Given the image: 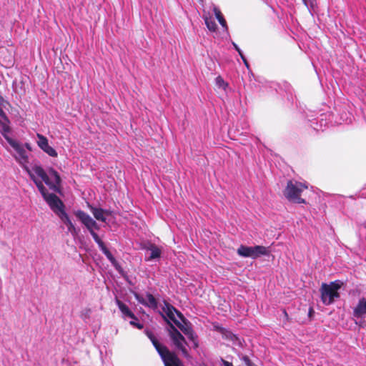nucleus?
<instances>
[{
  "label": "nucleus",
  "mask_w": 366,
  "mask_h": 366,
  "mask_svg": "<svg viewBox=\"0 0 366 366\" xmlns=\"http://www.w3.org/2000/svg\"><path fill=\"white\" fill-rule=\"evenodd\" d=\"M49 174L54 178V182L51 181L47 173L40 165L36 164L32 167V169H27L28 174L36 184L44 199L46 198L49 193H48L47 189L44 186L42 182H44V183L49 186L51 189L59 192L61 181L59 173L56 170L51 168L49 170Z\"/></svg>",
  "instance_id": "1"
},
{
  "label": "nucleus",
  "mask_w": 366,
  "mask_h": 366,
  "mask_svg": "<svg viewBox=\"0 0 366 366\" xmlns=\"http://www.w3.org/2000/svg\"><path fill=\"white\" fill-rule=\"evenodd\" d=\"M49 174L54 178V182L51 181L47 173L40 165L36 164L32 167V169H27L28 174L36 184L44 199L46 198L49 193H48L47 189L44 186L42 182H44V183L49 186L51 189L59 192L61 181L59 173L56 170L51 168L49 170Z\"/></svg>",
  "instance_id": "2"
},
{
  "label": "nucleus",
  "mask_w": 366,
  "mask_h": 366,
  "mask_svg": "<svg viewBox=\"0 0 366 366\" xmlns=\"http://www.w3.org/2000/svg\"><path fill=\"white\" fill-rule=\"evenodd\" d=\"M145 334L152 342L164 366H184L176 352L170 351L167 346L161 344L152 331L146 330Z\"/></svg>",
  "instance_id": "3"
},
{
  "label": "nucleus",
  "mask_w": 366,
  "mask_h": 366,
  "mask_svg": "<svg viewBox=\"0 0 366 366\" xmlns=\"http://www.w3.org/2000/svg\"><path fill=\"white\" fill-rule=\"evenodd\" d=\"M308 188L305 183L296 180H290L283 191L285 198L294 204H306L304 198H302V193Z\"/></svg>",
  "instance_id": "4"
},
{
  "label": "nucleus",
  "mask_w": 366,
  "mask_h": 366,
  "mask_svg": "<svg viewBox=\"0 0 366 366\" xmlns=\"http://www.w3.org/2000/svg\"><path fill=\"white\" fill-rule=\"evenodd\" d=\"M342 285L343 283L339 280L331 282L329 284L322 283L320 289L322 303L325 305H330L336 299L340 298V295L338 290Z\"/></svg>",
  "instance_id": "5"
},
{
  "label": "nucleus",
  "mask_w": 366,
  "mask_h": 366,
  "mask_svg": "<svg viewBox=\"0 0 366 366\" xmlns=\"http://www.w3.org/2000/svg\"><path fill=\"white\" fill-rule=\"evenodd\" d=\"M162 317L167 322L169 325L168 332L169 337L174 345L175 348L182 352L184 357H189V354L187 350L185 345H187L184 337L180 333V332L174 326V325L162 314Z\"/></svg>",
  "instance_id": "6"
},
{
  "label": "nucleus",
  "mask_w": 366,
  "mask_h": 366,
  "mask_svg": "<svg viewBox=\"0 0 366 366\" xmlns=\"http://www.w3.org/2000/svg\"><path fill=\"white\" fill-rule=\"evenodd\" d=\"M237 254L241 257L256 259L261 255L269 254V250L267 247L260 245L254 247H247L244 245H241L237 249Z\"/></svg>",
  "instance_id": "7"
},
{
  "label": "nucleus",
  "mask_w": 366,
  "mask_h": 366,
  "mask_svg": "<svg viewBox=\"0 0 366 366\" xmlns=\"http://www.w3.org/2000/svg\"><path fill=\"white\" fill-rule=\"evenodd\" d=\"M9 144L15 149L17 152V155L15 156L16 160L22 166L24 170L27 172V169H30L27 166L29 163V157L24 147L15 140H10Z\"/></svg>",
  "instance_id": "8"
},
{
  "label": "nucleus",
  "mask_w": 366,
  "mask_h": 366,
  "mask_svg": "<svg viewBox=\"0 0 366 366\" xmlns=\"http://www.w3.org/2000/svg\"><path fill=\"white\" fill-rule=\"evenodd\" d=\"M51 209L56 214L65 207L63 202L54 193H51L44 198Z\"/></svg>",
  "instance_id": "9"
},
{
  "label": "nucleus",
  "mask_w": 366,
  "mask_h": 366,
  "mask_svg": "<svg viewBox=\"0 0 366 366\" xmlns=\"http://www.w3.org/2000/svg\"><path fill=\"white\" fill-rule=\"evenodd\" d=\"M74 214L75 216L85 225L89 231H90V229H99L97 222L84 211L78 210Z\"/></svg>",
  "instance_id": "10"
},
{
  "label": "nucleus",
  "mask_w": 366,
  "mask_h": 366,
  "mask_svg": "<svg viewBox=\"0 0 366 366\" xmlns=\"http://www.w3.org/2000/svg\"><path fill=\"white\" fill-rule=\"evenodd\" d=\"M38 137V146L48 155L52 157H57V152L56 150L49 145L48 139L44 135L37 134Z\"/></svg>",
  "instance_id": "11"
},
{
  "label": "nucleus",
  "mask_w": 366,
  "mask_h": 366,
  "mask_svg": "<svg viewBox=\"0 0 366 366\" xmlns=\"http://www.w3.org/2000/svg\"><path fill=\"white\" fill-rule=\"evenodd\" d=\"M366 315V299L361 298L357 306L353 310V316L357 318L362 317Z\"/></svg>",
  "instance_id": "12"
},
{
  "label": "nucleus",
  "mask_w": 366,
  "mask_h": 366,
  "mask_svg": "<svg viewBox=\"0 0 366 366\" xmlns=\"http://www.w3.org/2000/svg\"><path fill=\"white\" fill-rule=\"evenodd\" d=\"M116 302L124 317H129L132 320H137L136 315L132 312V310L126 304L119 300H117Z\"/></svg>",
  "instance_id": "13"
},
{
  "label": "nucleus",
  "mask_w": 366,
  "mask_h": 366,
  "mask_svg": "<svg viewBox=\"0 0 366 366\" xmlns=\"http://www.w3.org/2000/svg\"><path fill=\"white\" fill-rule=\"evenodd\" d=\"M163 311L166 313L167 317H169L170 320H172L174 324L178 320L175 318V311L176 308L170 305L169 303L165 302L164 307H163Z\"/></svg>",
  "instance_id": "14"
},
{
  "label": "nucleus",
  "mask_w": 366,
  "mask_h": 366,
  "mask_svg": "<svg viewBox=\"0 0 366 366\" xmlns=\"http://www.w3.org/2000/svg\"><path fill=\"white\" fill-rule=\"evenodd\" d=\"M203 19L204 20V23L207 26V28L209 29V31H211V32L217 31V25L212 16H210L209 14H204Z\"/></svg>",
  "instance_id": "15"
},
{
  "label": "nucleus",
  "mask_w": 366,
  "mask_h": 366,
  "mask_svg": "<svg viewBox=\"0 0 366 366\" xmlns=\"http://www.w3.org/2000/svg\"><path fill=\"white\" fill-rule=\"evenodd\" d=\"M10 121L9 122L4 121L2 124L0 125V132L2 136L6 139V140L9 144L10 140H14L11 139L8 134L11 132V128L9 127Z\"/></svg>",
  "instance_id": "16"
},
{
  "label": "nucleus",
  "mask_w": 366,
  "mask_h": 366,
  "mask_svg": "<svg viewBox=\"0 0 366 366\" xmlns=\"http://www.w3.org/2000/svg\"><path fill=\"white\" fill-rule=\"evenodd\" d=\"M175 325L181 330V331L184 334L187 335L189 332H191V331L193 330L192 327V324L187 320H184L183 322H180L179 320L176 322Z\"/></svg>",
  "instance_id": "17"
},
{
  "label": "nucleus",
  "mask_w": 366,
  "mask_h": 366,
  "mask_svg": "<svg viewBox=\"0 0 366 366\" xmlns=\"http://www.w3.org/2000/svg\"><path fill=\"white\" fill-rule=\"evenodd\" d=\"M91 211L92 212L94 217L97 220L102 221L103 222H104L106 221L104 214H109L108 211H105L101 208L92 207Z\"/></svg>",
  "instance_id": "18"
},
{
  "label": "nucleus",
  "mask_w": 366,
  "mask_h": 366,
  "mask_svg": "<svg viewBox=\"0 0 366 366\" xmlns=\"http://www.w3.org/2000/svg\"><path fill=\"white\" fill-rule=\"evenodd\" d=\"M213 11L220 25L225 29H227V21L224 18L221 11L217 7L214 6L213 9Z\"/></svg>",
  "instance_id": "19"
},
{
  "label": "nucleus",
  "mask_w": 366,
  "mask_h": 366,
  "mask_svg": "<svg viewBox=\"0 0 366 366\" xmlns=\"http://www.w3.org/2000/svg\"><path fill=\"white\" fill-rule=\"evenodd\" d=\"M102 252L105 254V256L109 260V262L112 264V265L114 266L116 268H117V267L119 266V264H118L117 261L116 260V259L112 255V254L108 249V248L106 247Z\"/></svg>",
  "instance_id": "20"
},
{
  "label": "nucleus",
  "mask_w": 366,
  "mask_h": 366,
  "mask_svg": "<svg viewBox=\"0 0 366 366\" xmlns=\"http://www.w3.org/2000/svg\"><path fill=\"white\" fill-rule=\"evenodd\" d=\"M147 306L152 308L157 307V301L155 297L150 293L147 294Z\"/></svg>",
  "instance_id": "21"
},
{
  "label": "nucleus",
  "mask_w": 366,
  "mask_h": 366,
  "mask_svg": "<svg viewBox=\"0 0 366 366\" xmlns=\"http://www.w3.org/2000/svg\"><path fill=\"white\" fill-rule=\"evenodd\" d=\"M151 253L149 256V259H156L160 257L161 250L156 246H152L151 247Z\"/></svg>",
  "instance_id": "22"
},
{
  "label": "nucleus",
  "mask_w": 366,
  "mask_h": 366,
  "mask_svg": "<svg viewBox=\"0 0 366 366\" xmlns=\"http://www.w3.org/2000/svg\"><path fill=\"white\" fill-rule=\"evenodd\" d=\"M59 218L64 222V223L67 225L69 222H71L68 214L66 213L64 209L59 212V213L56 214Z\"/></svg>",
  "instance_id": "23"
},
{
  "label": "nucleus",
  "mask_w": 366,
  "mask_h": 366,
  "mask_svg": "<svg viewBox=\"0 0 366 366\" xmlns=\"http://www.w3.org/2000/svg\"><path fill=\"white\" fill-rule=\"evenodd\" d=\"M232 44H233V46H234V49H236V51H237L238 52V54H239V56H241V58H242V61H243L244 64H245V66H246L247 67H249V63H248V61H247V60L246 57L243 55L242 51L240 50V49L239 48V46H237L234 42H233V43H232Z\"/></svg>",
  "instance_id": "24"
},
{
  "label": "nucleus",
  "mask_w": 366,
  "mask_h": 366,
  "mask_svg": "<svg viewBox=\"0 0 366 366\" xmlns=\"http://www.w3.org/2000/svg\"><path fill=\"white\" fill-rule=\"evenodd\" d=\"M67 228L69 232L73 236H76L78 234L79 230L76 229L71 221L67 224Z\"/></svg>",
  "instance_id": "25"
},
{
  "label": "nucleus",
  "mask_w": 366,
  "mask_h": 366,
  "mask_svg": "<svg viewBox=\"0 0 366 366\" xmlns=\"http://www.w3.org/2000/svg\"><path fill=\"white\" fill-rule=\"evenodd\" d=\"M134 297L138 301V302L144 306H147V302L142 296H141L138 293H134Z\"/></svg>",
  "instance_id": "26"
},
{
  "label": "nucleus",
  "mask_w": 366,
  "mask_h": 366,
  "mask_svg": "<svg viewBox=\"0 0 366 366\" xmlns=\"http://www.w3.org/2000/svg\"><path fill=\"white\" fill-rule=\"evenodd\" d=\"M216 83L219 87L225 88L227 84L224 82V79L220 76L216 78Z\"/></svg>",
  "instance_id": "27"
},
{
  "label": "nucleus",
  "mask_w": 366,
  "mask_h": 366,
  "mask_svg": "<svg viewBox=\"0 0 366 366\" xmlns=\"http://www.w3.org/2000/svg\"><path fill=\"white\" fill-rule=\"evenodd\" d=\"M187 337L192 341H196L198 340V336L197 334L194 332V330L191 331V332H189L186 335Z\"/></svg>",
  "instance_id": "28"
},
{
  "label": "nucleus",
  "mask_w": 366,
  "mask_h": 366,
  "mask_svg": "<svg viewBox=\"0 0 366 366\" xmlns=\"http://www.w3.org/2000/svg\"><path fill=\"white\" fill-rule=\"evenodd\" d=\"M225 337L227 339L230 340L232 341H236L238 340V337L234 335L233 333L228 332L225 334Z\"/></svg>",
  "instance_id": "29"
},
{
  "label": "nucleus",
  "mask_w": 366,
  "mask_h": 366,
  "mask_svg": "<svg viewBox=\"0 0 366 366\" xmlns=\"http://www.w3.org/2000/svg\"><path fill=\"white\" fill-rule=\"evenodd\" d=\"M242 360L245 363L247 366H254V364L252 362L248 356L244 355L242 357Z\"/></svg>",
  "instance_id": "30"
},
{
  "label": "nucleus",
  "mask_w": 366,
  "mask_h": 366,
  "mask_svg": "<svg viewBox=\"0 0 366 366\" xmlns=\"http://www.w3.org/2000/svg\"><path fill=\"white\" fill-rule=\"evenodd\" d=\"M95 242L98 244L99 247L102 251L107 247L104 242L100 238L96 240Z\"/></svg>",
  "instance_id": "31"
},
{
  "label": "nucleus",
  "mask_w": 366,
  "mask_h": 366,
  "mask_svg": "<svg viewBox=\"0 0 366 366\" xmlns=\"http://www.w3.org/2000/svg\"><path fill=\"white\" fill-rule=\"evenodd\" d=\"M95 242L98 244L99 247L102 251L107 247L104 242L100 238L96 240Z\"/></svg>",
  "instance_id": "32"
},
{
  "label": "nucleus",
  "mask_w": 366,
  "mask_h": 366,
  "mask_svg": "<svg viewBox=\"0 0 366 366\" xmlns=\"http://www.w3.org/2000/svg\"><path fill=\"white\" fill-rule=\"evenodd\" d=\"M129 323H130V325H132V326H134V327H137V329H139V330H142V329L144 327L143 324H141V323H139V322H138V323H134V320H131V321L129 322Z\"/></svg>",
  "instance_id": "33"
},
{
  "label": "nucleus",
  "mask_w": 366,
  "mask_h": 366,
  "mask_svg": "<svg viewBox=\"0 0 366 366\" xmlns=\"http://www.w3.org/2000/svg\"><path fill=\"white\" fill-rule=\"evenodd\" d=\"M0 117L4 119V121L9 122V118L6 116L4 111L0 107Z\"/></svg>",
  "instance_id": "34"
},
{
  "label": "nucleus",
  "mask_w": 366,
  "mask_h": 366,
  "mask_svg": "<svg viewBox=\"0 0 366 366\" xmlns=\"http://www.w3.org/2000/svg\"><path fill=\"white\" fill-rule=\"evenodd\" d=\"M175 315L179 318V320L183 322L184 320H186L187 319L184 317V315L176 309Z\"/></svg>",
  "instance_id": "35"
},
{
  "label": "nucleus",
  "mask_w": 366,
  "mask_h": 366,
  "mask_svg": "<svg viewBox=\"0 0 366 366\" xmlns=\"http://www.w3.org/2000/svg\"><path fill=\"white\" fill-rule=\"evenodd\" d=\"M175 315L179 318V320L183 322L184 320H186L187 319L184 317V315L176 309Z\"/></svg>",
  "instance_id": "36"
},
{
  "label": "nucleus",
  "mask_w": 366,
  "mask_h": 366,
  "mask_svg": "<svg viewBox=\"0 0 366 366\" xmlns=\"http://www.w3.org/2000/svg\"><path fill=\"white\" fill-rule=\"evenodd\" d=\"M91 235L92 236L93 239L94 241L97 240L98 239H99V237L98 236V234L94 231V229H90L89 231Z\"/></svg>",
  "instance_id": "37"
},
{
  "label": "nucleus",
  "mask_w": 366,
  "mask_h": 366,
  "mask_svg": "<svg viewBox=\"0 0 366 366\" xmlns=\"http://www.w3.org/2000/svg\"><path fill=\"white\" fill-rule=\"evenodd\" d=\"M222 362V364L224 366H233L232 363V362H229L227 360H224V359H221Z\"/></svg>",
  "instance_id": "38"
},
{
  "label": "nucleus",
  "mask_w": 366,
  "mask_h": 366,
  "mask_svg": "<svg viewBox=\"0 0 366 366\" xmlns=\"http://www.w3.org/2000/svg\"><path fill=\"white\" fill-rule=\"evenodd\" d=\"M192 342H193V347L194 349H197L199 347L198 340H197L196 341H193Z\"/></svg>",
  "instance_id": "39"
},
{
  "label": "nucleus",
  "mask_w": 366,
  "mask_h": 366,
  "mask_svg": "<svg viewBox=\"0 0 366 366\" xmlns=\"http://www.w3.org/2000/svg\"><path fill=\"white\" fill-rule=\"evenodd\" d=\"M314 312H314L313 308H312V307H310V308L309 309V312H308L309 317H311L313 315Z\"/></svg>",
  "instance_id": "40"
},
{
  "label": "nucleus",
  "mask_w": 366,
  "mask_h": 366,
  "mask_svg": "<svg viewBox=\"0 0 366 366\" xmlns=\"http://www.w3.org/2000/svg\"><path fill=\"white\" fill-rule=\"evenodd\" d=\"M283 313H284L285 317H286V319L288 320L289 319V316H288V314L287 313L285 310H284Z\"/></svg>",
  "instance_id": "41"
},
{
  "label": "nucleus",
  "mask_w": 366,
  "mask_h": 366,
  "mask_svg": "<svg viewBox=\"0 0 366 366\" xmlns=\"http://www.w3.org/2000/svg\"><path fill=\"white\" fill-rule=\"evenodd\" d=\"M25 146H26V147L28 149L31 150V147H30L29 144L26 143V144H25Z\"/></svg>",
  "instance_id": "42"
},
{
  "label": "nucleus",
  "mask_w": 366,
  "mask_h": 366,
  "mask_svg": "<svg viewBox=\"0 0 366 366\" xmlns=\"http://www.w3.org/2000/svg\"><path fill=\"white\" fill-rule=\"evenodd\" d=\"M2 102H4V98L2 97V96L0 95V103H1Z\"/></svg>",
  "instance_id": "43"
},
{
  "label": "nucleus",
  "mask_w": 366,
  "mask_h": 366,
  "mask_svg": "<svg viewBox=\"0 0 366 366\" xmlns=\"http://www.w3.org/2000/svg\"><path fill=\"white\" fill-rule=\"evenodd\" d=\"M302 1H303L304 4H305V5H307V0H302Z\"/></svg>",
  "instance_id": "44"
},
{
  "label": "nucleus",
  "mask_w": 366,
  "mask_h": 366,
  "mask_svg": "<svg viewBox=\"0 0 366 366\" xmlns=\"http://www.w3.org/2000/svg\"><path fill=\"white\" fill-rule=\"evenodd\" d=\"M133 320L134 321V323H138V322H137V321L138 320V319H137V320Z\"/></svg>",
  "instance_id": "45"
},
{
  "label": "nucleus",
  "mask_w": 366,
  "mask_h": 366,
  "mask_svg": "<svg viewBox=\"0 0 366 366\" xmlns=\"http://www.w3.org/2000/svg\"><path fill=\"white\" fill-rule=\"evenodd\" d=\"M3 122H1V121L0 120V125H1V124H2V123H3Z\"/></svg>",
  "instance_id": "46"
}]
</instances>
